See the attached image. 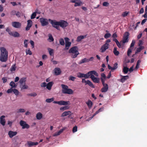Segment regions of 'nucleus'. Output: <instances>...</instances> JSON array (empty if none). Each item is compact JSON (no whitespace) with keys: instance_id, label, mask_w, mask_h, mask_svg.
I'll list each match as a JSON object with an SVG mask.
<instances>
[{"instance_id":"6ab92c4d","label":"nucleus","mask_w":147,"mask_h":147,"mask_svg":"<svg viewBox=\"0 0 147 147\" xmlns=\"http://www.w3.org/2000/svg\"><path fill=\"white\" fill-rule=\"evenodd\" d=\"M108 68L109 69H111V70H114L117 68V63H115L114 65V67H112L111 66L109 65H108Z\"/></svg>"},{"instance_id":"f3484780","label":"nucleus","mask_w":147,"mask_h":147,"mask_svg":"<svg viewBox=\"0 0 147 147\" xmlns=\"http://www.w3.org/2000/svg\"><path fill=\"white\" fill-rule=\"evenodd\" d=\"M70 104V102L69 101H65L63 100H61L59 101V105H69Z\"/></svg>"},{"instance_id":"bf43d9fd","label":"nucleus","mask_w":147,"mask_h":147,"mask_svg":"<svg viewBox=\"0 0 147 147\" xmlns=\"http://www.w3.org/2000/svg\"><path fill=\"white\" fill-rule=\"evenodd\" d=\"M30 43L32 46V47L34 48V43L33 41L32 40H30Z\"/></svg>"},{"instance_id":"e433bc0d","label":"nucleus","mask_w":147,"mask_h":147,"mask_svg":"<svg viewBox=\"0 0 147 147\" xmlns=\"http://www.w3.org/2000/svg\"><path fill=\"white\" fill-rule=\"evenodd\" d=\"M10 86L11 87V88H16V87L15 83L13 81H11L10 83Z\"/></svg>"},{"instance_id":"b1692460","label":"nucleus","mask_w":147,"mask_h":147,"mask_svg":"<svg viewBox=\"0 0 147 147\" xmlns=\"http://www.w3.org/2000/svg\"><path fill=\"white\" fill-rule=\"evenodd\" d=\"M53 84V82L48 83L47 85V88L49 90H51Z\"/></svg>"},{"instance_id":"338daca9","label":"nucleus","mask_w":147,"mask_h":147,"mask_svg":"<svg viewBox=\"0 0 147 147\" xmlns=\"http://www.w3.org/2000/svg\"><path fill=\"white\" fill-rule=\"evenodd\" d=\"M47 84L45 82L42 83L41 85V86L42 87H45L47 86Z\"/></svg>"},{"instance_id":"4c0bfd02","label":"nucleus","mask_w":147,"mask_h":147,"mask_svg":"<svg viewBox=\"0 0 147 147\" xmlns=\"http://www.w3.org/2000/svg\"><path fill=\"white\" fill-rule=\"evenodd\" d=\"M16 64H14L11 66L10 69V71L12 72L15 71L16 69Z\"/></svg>"},{"instance_id":"09e8293b","label":"nucleus","mask_w":147,"mask_h":147,"mask_svg":"<svg viewBox=\"0 0 147 147\" xmlns=\"http://www.w3.org/2000/svg\"><path fill=\"white\" fill-rule=\"evenodd\" d=\"M36 16V13L35 12H34L32 13L31 17V18L33 19Z\"/></svg>"},{"instance_id":"052dcab7","label":"nucleus","mask_w":147,"mask_h":147,"mask_svg":"<svg viewBox=\"0 0 147 147\" xmlns=\"http://www.w3.org/2000/svg\"><path fill=\"white\" fill-rule=\"evenodd\" d=\"M109 4V3L107 2H104L103 3V5L105 6H108Z\"/></svg>"},{"instance_id":"5fc2aeb1","label":"nucleus","mask_w":147,"mask_h":147,"mask_svg":"<svg viewBox=\"0 0 147 147\" xmlns=\"http://www.w3.org/2000/svg\"><path fill=\"white\" fill-rule=\"evenodd\" d=\"M76 78L75 77H73L72 76H70L69 77V79L70 80H71L73 81H74L76 79Z\"/></svg>"},{"instance_id":"20e7f679","label":"nucleus","mask_w":147,"mask_h":147,"mask_svg":"<svg viewBox=\"0 0 147 147\" xmlns=\"http://www.w3.org/2000/svg\"><path fill=\"white\" fill-rule=\"evenodd\" d=\"M78 47L76 46L74 47L71 48L69 51V53H71V57L73 58H76L79 54Z\"/></svg>"},{"instance_id":"473e14b6","label":"nucleus","mask_w":147,"mask_h":147,"mask_svg":"<svg viewBox=\"0 0 147 147\" xmlns=\"http://www.w3.org/2000/svg\"><path fill=\"white\" fill-rule=\"evenodd\" d=\"M129 71V68L127 67H124L123 70V72L125 74H127Z\"/></svg>"},{"instance_id":"1a4fd4ad","label":"nucleus","mask_w":147,"mask_h":147,"mask_svg":"<svg viewBox=\"0 0 147 147\" xmlns=\"http://www.w3.org/2000/svg\"><path fill=\"white\" fill-rule=\"evenodd\" d=\"M129 34L128 32H126L124 34L123 37L122 42L123 43L128 42V38L129 37Z\"/></svg>"},{"instance_id":"864d4df0","label":"nucleus","mask_w":147,"mask_h":147,"mask_svg":"<svg viewBox=\"0 0 147 147\" xmlns=\"http://www.w3.org/2000/svg\"><path fill=\"white\" fill-rule=\"evenodd\" d=\"M135 41L134 40H133L132 42L130 45V48L132 47H133L135 45Z\"/></svg>"},{"instance_id":"49530a36","label":"nucleus","mask_w":147,"mask_h":147,"mask_svg":"<svg viewBox=\"0 0 147 147\" xmlns=\"http://www.w3.org/2000/svg\"><path fill=\"white\" fill-rule=\"evenodd\" d=\"M13 92L16 96L18 95L19 94L18 91L16 89H13Z\"/></svg>"},{"instance_id":"680f3d73","label":"nucleus","mask_w":147,"mask_h":147,"mask_svg":"<svg viewBox=\"0 0 147 147\" xmlns=\"http://www.w3.org/2000/svg\"><path fill=\"white\" fill-rule=\"evenodd\" d=\"M16 11L15 10H13L11 11V15L13 16L16 14Z\"/></svg>"},{"instance_id":"13d9d810","label":"nucleus","mask_w":147,"mask_h":147,"mask_svg":"<svg viewBox=\"0 0 147 147\" xmlns=\"http://www.w3.org/2000/svg\"><path fill=\"white\" fill-rule=\"evenodd\" d=\"M28 95L31 96H35L37 95V94L35 93H33L29 94Z\"/></svg>"},{"instance_id":"e2e57ef3","label":"nucleus","mask_w":147,"mask_h":147,"mask_svg":"<svg viewBox=\"0 0 147 147\" xmlns=\"http://www.w3.org/2000/svg\"><path fill=\"white\" fill-rule=\"evenodd\" d=\"M143 44V41L142 40H140L139 41V42L138 43V45L140 47H141V45Z\"/></svg>"},{"instance_id":"603ef678","label":"nucleus","mask_w":147,"mask_h":147,"mask_svg":"<svg viewBox=\"0 0 147 147\" xmlns=\"http://www.w3.org/2000/svg\"><path fill=\"white\" fill-rule=\"evenodd\" d=\"M131 48H129L128 49L127 52V55L129 56L130 55L131 53Z\"/></svg>"},{"instance_id":"9d476101","label":"nucleus","mask_w":147,"mask_h":147,"mask_svg":"<svg viewBox=\"0 0 147 147\" xmlns=\"http://www.w3.org/2000/svg\"><path fill=\"white\" fill-rule=\"evenodd\" d=\"M109 44L105 43L103 45L100 49V51L101 52H104L107 49L109 48Z\"/></svg>"},{"instance_id":"a878e982","label":"nucleus","mask_w":147,"mask_h":147,"mask_svg":"<svg viewBox=\"0 0 147 147\" xmlns=\"http://www.w3.org/2000/svg\"><path fill=\"white\" fill-rule=\"evenodd\" d=\"M86 84H88L89 86L92 88H94V85L89 80H87V83L86 84Z\"/></svg>"},{"instance_id":"7ed1b4c3","label":"nucleus","mask_w":147,"mask_h":147,"mask_svg":"<svg viewBox=\"0 0 147 147\" xmlns=\"http://www.w3.org/2000/svg\"><path fill=\"white\" fill-rule=\"evenodd\" d=\"M92 73L94 74L96 77L98 76V74L95 71L92 70L89 71L86 74L79 73L77 74V77L79 78H88L90 77V75H91Z\"/></svg>"},{"instance_id":"39448f33","label":"nucleus","mask_w":147,"mask_h":147,"mask_svg":"<svg viewBox=\"0 0 147 147\" xmlns=\"http://www.w3.org/2000/svg\"><path fill=\"white\" fill-rule=\"evenodd\" d=\"M61 86L62 88V91L63 93L69 94H73V90L71 89L68 88L67 86L64 84H62Z\"/></svg>"},{"instance_id":"bb28decb","label":"nucleus","mask_w":147,"mask_h":147,"mask_svg":"<svg viewBox=\"0 0 147 147\" xmlns=\"http://www.w3.org/2000/svg\"><path fill=\"white\" fill-rule=\"evenodd\" d=\"M86 35L80 36L78 37L76 41L78 42H80L82 39L86 37Z\"/></svg>"},{"instance_id":"9b49d317","label":"nucleus","mask_w":147,"mask_h":147,"mask_svg":"<svg viewBox=\"0 0 147 147\" xmlns=\"http://www.w3.org/2000/svg\"><path fill=\"white\" fill-rule=\"evenodd\" d=\"M70 2L75 3L74 6L76 7L81 5L82 4L81 1L80 0H71Z\"/></svg>"},{"instance_id":"c03bdc74","label":"nucleus","mask_w":147,"mask_h":147,"mask_svg":"<svg viewBox=\"0 0 147 147\" xmlns=\"http://www.w3.org/2000/svg\"><path fill=\"white\" fill-rule=\"evenodd\" d=\"M26 55L29 54L30 55H31L32 54V52L30 49H26Z\"/></svg>"},{"instance_id":"5701e85b","label":"nucleus","mask_w":147,"mask_h":147,"mask_svg":"<svg viewBox=\"0 0 147 147\" xmlns=\"http://www.w3.org/2000/svg\"><path fill=\"white\" fill-rule=\"evenodd\" d=\"M55 74L56 75L60 74L61 73V71L59 68H56L54 69Z\"/></svg>"},{"instance_id":"a211bd4d","label":"nucleus","mask_w":147,"mask_h":147,"mask_svg":"<svg viewBox=\"0 0 147 147\" xmlns=\"http://www.w3.org/2000/svg\"><path fill=\"white\" fill-rule=\"evenodd\" d=\"M65 129V127H64L63 129H61L59 131L56 132H55L54 134H53V136H55L60 135Z\"/></svg>"},{"instance_id":"2f4dec72","label":"nucleus","mask_w":147,"mask_h":147,"mask_svg":"<svg viewBox=\"0 0 147 147\" xmlns=\"http://www.w3.org/2000/svg\"><path fill=\"white\" fill-rule=\"evenodd\" d=\"M71 44V42H68L65 43V48L67 50L68 49L69 47L70 46Z\"/></svg>"},{"instance_id":"f8f14e48","label":"nucleus","mask_w":147,"mask_h":147,"mask_svg":"<svg viewBox=\"0 0 147 147\" xmlns=\"http://www.w3.org/2000/svg\"><path fill=\"white\" fill-rule=\"evenodd\" d=\"M12 26L16 28H19L20 27L21 24L19 22H14L11 23Z\"/></svg>"},{"instance_id":"72a5a7b5","label":"nucleus","mask_w":147,"mask_h":147,"mask_svg":"<svg viewBox=\"0 0 147 147\" xmlns=\"http://www.w3.org/2000/svg\"><path fill=\"white\" fill-rule=\"evenodd\" d=\"M144 49V47L143 46H141L138 48L136 50V53L140 52L143 49Z\"/></svg>"},{"instance_id":"774afa93","label":"nucleus","mask_w":147,"mask_h":147,"mask_svg":"<svg viewBox=\"0 0 147 147\" xmlns=\"http://www.w3.org/2000/svg\"><path fill=\"white\" fill-rule=\"evenodd\" d=\"M116 44L117 45V46L119 48H120L121 47V45L119 41L118 42H117V43H116Z\"/></svg>"},{"instance_id":"3c124183","label":"nucleus","mask_w":147,"mask_h":147,"mask_svg":"<svg viewBox=\"0 0 147 147\" xmlns=\"http://www.w3.org/2000/svg\"><path fill=\"white\" fill-rule=\"evenodd\" d=\"M28 40H25L24 41V47L26 48H27L28 47Z\"/></svg>"},{"instance_id":"0eeeda50","label":"nucleus","mask_w":147,"mask_h":147,"mask_svg":"<svg viewBox=\"0 0 147 147\" xmlns=\"http://www.w3.org/2000/svg\"><path fill=\"white\" fill-rule=\"evenodd\" d=\"M40 20L41 25L42 26H47L49 24L48 20L47 19L43 18H40Z\"/></svg>"},{"instance_id":"4be33fe9","label":"nucleus","mask_w":147,"mask_h":147,"mask_svg":"<svg viewBox=\"0 0 147 147\" xmlns=\"http://www.w3.org/2000/svg\"><path fill=\"white\" fill-rule=\"evenodd\" d=\"M38 143L37 142H34L31 141H29L28 142V145L29 146H32L34 145H37L38 144Z\"/></svg>"},{"instance_id":"423d86ee","label":"nucleus","mask_w":147,"mask_h":147,"mask_svg":"<svg viewBox=\"0 0 147 147\" xmlns=\"http://www.w3.org/2000/svg\"><path fill=\"white\" fill-rule=\"evenodd\" d=\"M94 75V74L92 73L91 75H90V78L95 83H99L100 81V79L98 77H96Z\"/></svg>"},{"instance_id":"aec40b11","label":"nucleus","mask_w":147,"mask_h":147,"mask_svg":"<svg viewBox=\"0 0 147 147\" xmlns=\"http://www.w3.org/2000/svg\"><path fill=\"white\" fill-rule=\"evenodd\" d=\"M10 35L15 37H18L20 36V34L19 33L16 32H11L10 33Z\"/></svg>"},{"instance_id":"393cba45","label":"nucleus","mask_w":147,"mask_h":147,"mask_svg":"<svg viewBox=\"0 0 147 147\" xmlns=\"http://www.w3.org/2000/svg\"><path fill=\"white\" fill-rule=\"evenodd\" d=\"M26 81V78H21L19 81L20 85L25 84Z\"/></svg>"},{"instance_id":"de8ad7c7","label":"nucleus","mask_w":147,"mask_h":147,"mask_svg":"<svg viewBox=\"0 0 147 147\" xmlns=\"http://www.w3.org/2000/svg\"><path fill=\"white\" fill-rule=\"evenodd\" d=\"M111 36V34L110 33H107L105 34L104 36V37L105 38L107 39L110 37Z\"/></svg>"},{"instance_id":"dca6fc26","label":"nucleus","mask_w":147,"mask_h":147,"mask_svg":"<svg viewBox=\"0 0 147 147\" xmlns=\"http://www.w3.org/2000/svg\"><path fill=\"white\" fill-rule=\"evenodd\" d=\"M72 113L70 111H65L61 115L62 117H65L68 115L70 116L72 115Z\"/></svg>"},{"instance_id":"58836bf2","label":"nucleus","mask_w":147,"mask_h":147,"mask_svg":"<svg viewBox=\"0 0 147 147\" xmlns=\"http://www.w3.org/2000/svg\"><path fill=\"white\" fill-rule=\"evenodd\" d=\"M48 50L49 51V54L50 55H53L54 50L50 48H48Z\"/></svg>"},{"instance_id":"79ce46f5","label":"nucleus","mask_w":147,"mask_h":147,"mask_svg":"<svg viewBox=\"0 0 147 147\" xmlns=\"http://www.w3.org/2000/svg\"><path fill=\"white\" fill-rule=\"evenodd\" d=\"M69 108V107L68 106H64L61 107L60 108V110L61 111H64L68 109Z\"/></svg>"},{"instance_id":"a19ab883","label":"nucleus","mask_w":147,"mask_h":147,"mask_svg":"<svg viewBox=\"0 0 147 147\" xmlns=\"http://www.w3.org/2000/svg\"><path fill=\"white\" fill-rule=\"evenodd\" d=\"M25 110L23 109H20L16 110V112L17 113H23L25 112Z\"/></svg>"},{"instance_id":"7c9ffc66","label":"nucleus","mask_w":147,"mask_h":147,"mask_svg":"<svg viewBox=\"0 0 147 147\" xmlns=\"http://www.w3.org/2000/svg\"><path fill=\"white\" fill-rule=\"evenodd\" d=\"M88 62V59H86V58H84L82 60H81L79 62V64H81L84 63Z\"/></svg>"},{"instance_id":"c85d7f7f","label":"nucleus","mask_w":147,"mask_h":147,"mask_svg":"<svg viewBox=\"0 0 147 147\" xmlns=\"http://www.w3.org/2000/svg\"><path fill=\"white\" fill-rule=\"evenodd\" d=\"M113 52L114 54L116 56L118 55L119 54V51L117 50V48L115 47H114V48Z\"/></svg>"},{"instance_id":"2eb2a0df","label":"nucleus","mask_w":147,"mask_h":147,"mask_svg":"<svg viewBox=\"0 0 147 147\" xmlns=\"http://www.w3.org/2000/svg\"><path fill=\"white\" fill-rule=\"evenodd\" d=\"M103 87L101 89V91L102 92H106L108 89V86L107 84L103 85Z\"/></svg>"},{"instance_id":"f257e3e1","label":"nucleus","mask_w":147,"mask_h":147,"mask_svg":"<svg viewBox=\"0 0 147 147\" xmlns=\"http://www.w3.org/2000/svg\"><path fill=\"white\" fill-rule=\"evenodd\" d=\"M49 20L52 26L58 30H60L59 26L63 28H65L68 26V24L66 21L63 20H61L57 22L55 20H52L50 19H49Z\"/></svg>"},{"instance_id":"f03ea898","label":"nucleus","mask_w":147,"mask_h":147,"mask_svg":"<svg viewBox=\"0 0 147 147\" xmlns=\"http://www.w3.org/2000/svg\"><path fill=\"white\" fill-rule=\"evenodd\" d=\"M0 50L1 52L0 60L1 62H6L7 60L8 52L4 47H1Z\"/></svg>"},{"instance_id":"0e129e2a","label":"nucleus","mask_w":147,"mask_h":147,"mask_svg":"<svg viewBox=\"0 0 147 147\" xmlns=\"http://www.w3.org/2000/svg\"><path fill=\"white\" fill-rule=\"evenodd\" d=\"M105 79L103 78H101V81L102 82V85L107 84H106L105 83Z\"/></svg>"},{"instance_id":"69168bd1","label":"nucleus","mask_w":147,"mask_h":147,"mask_svg":"<svg viewBox=\"0 0 147 147\" xmlns=\"http://www.w3.org/2000/svg\"><path fill=\"white\" fill-rule=\"evenodd\" d=\"M101 76L102 77L101 78H103L104 79H105L106 78V76L105 74H104L102 73L101 74Z\"/></svg>"},{"instance_id":"4d7b16f0","label":"nucleus","mask_w":147,"mask_h":147,"mask_svg":"<svg viewBox=\"0 0 147 147\" xmlns=\"http://www.w3.org/2000/svg\"><path fill=\"white\" fill-rule=\"evenodd\" d=\"M5 120H0V123L3 125H5Z\"/></svg>"},{"instance_id":"4468645a","label":"nucleus","mask_w":147,"mask_h":147,"mask_svg":"<svg viewBox=\"0 0 147 147\" xmlns=\"http://www.w3.org/2000/svg\"><path fill=\"white\" fill-rule=\"evenodd\" d=\"M17 134V132L13 131H9L8 132V135L10 138H11L14 136L16 135Z\"/></svg>"},{"instance_id":"6e6552de","label":"nucleus","mask_w":147,"mask_h":147,"mask_svg":"<svg viewBox=\"0 0 147 147\" xmlns=\"http://www.w3.org/2000/svg\"><path fill=\"white\" fill-rule=\"evenodd\" d=\"M20 124L21 126H22V128L23 129L25 128L28 129L30 127L29 125L27 124L25 121L22 120L20 121Z\"/></svg>"},{"instance_id":"f704fd0d","label":"nucleus","mask_w":147,"mask_h":147,"mask_svg":"<svg viewBox=\"0 0 147 147\" xmlns=\"http://www.w3.org/2000/svg\"><path fill=\"white\" fill-rule=\"evenodd\" d=\"M129 12L128 11H125L122 13L121 16L123 17H125L127 16Z\"/></svg>"},{"instance_id":"cd10ccee","label":"nucleus","mask_w":147,"mask_h":147,"mask_svg":"<svg viewBox=\"0 0 147 147\" xmlns=\"http://www.w3.org/2000/svg\"><path fill=\"white\" fill-rule=\"evenodd\" d=\"M42 117V114L41 113H38L36 115V117L37 119H40Z\"/></svg>"},{"instance_id":"37998d69","label":"nucleus","mask_w":147,"mask_h":147,"mask_svg":"<svg viewBox=\"0 0 147 147\" xmlns=\"http://www.w3.org/2000/svg\"><path fill=\"white\" fill-rule=\"evenodd\" d=\"M59 43L60 44L62 45L63 46L65 45V42L63 38H61L59 40Z\"/></svg>"},{"instance_id":"8fccbe9b","label":"nucleus","mask_w":147,"mask_h":147,"mask_svg":"<svg viewBox=\"0 0 147 147\" xmlns=\"http://www.w3.org/2000/svg\"><path fill=\"white\" fill-rule=\"evenodd\" d=\"M77 131V127L76 126H75L73 128L72 132L73 133H75Z\"/></svg>"},{"instance_id":"ea45409f","label":"nucleus","mask_w":147,"mask_h":147,"mask_svg":"<svg viewBox=\"0 0 147 147\" xmlns=\"http://www.w3.org/2000/svg\"><path fill=\"white\" fill-rule=\"evenodd\" d=\"M49 38L48 39V40H49L50 42H51L54 40V39L53 38L52 35L51 34H49Z\"/></svg>"},{"instance_id":"6e6d98bb","label":"nucleus","mask_w":147,"mask_h":147,"mask_svg":"<svg viewBox=\"0 0 147 147\" xmlns=\"http://www.w3.org/2000/svg\"><path fill=\"white\" fill-rule=\"evenodd\" d=\"M13 89L12 88H11L10 89H8L7 91V92L8 93H10L13 92Z\"/></svg>"},{"instance_id":"412c9836","label":"nucleus","mask_w":147,"mask_h":147,"mask_svg":"<svg viewBox=\"0 0 147 147\" xmlns=\"http://www.w3.org/2000/svg\"><path fill=\"white\" fill-rule=\"evenodd\" d=\"M121 76L122 77L120 80L121 82L122 83L124 82L126 80L128 79L129 78V76H122L121 75Z\"/></svg>"},{"instance_id":"c756f323","label":"nucleus","mask_w":147,"mask_h":147,"mask_svg":"<svg viewBox=\"0 0 147 147\" xmlns=\"http://www.w3.org/2000/svg\"><path fill=\"white\" fill-rule=\"evenodd\" d=\"M86 103L89 108H90L92 106V102L90 100H88V102H86Z\"/></svg>"},{"instance_id":"ddd939ff","label":"nucleus","mask_w":147,"mask_h":147,"mask_svg":"<svg viewBox=\"0 0 147 147\" xmlns=\"http://www.w3.org/2000/svg\"><path fill=\"white\" fill-rule=\"evenodd\" d=\"M27 22V25L26 28V30L27 31L29 30L32 25V21L31 20H28Z\"/></svg>"},{"instance_id":"a18cd8bd","label":"nucleus","mask_w":147,"mask_h":147,"mask_svg":"<svg viewBox=\"0 0 147 147\" xmlns=\"http://www.w3.org/2000/svg\"><path fill=\"white\" fill-rule=\"evenodd\" d=\"M53 100L54 98H48L46 100V101L47 102L50 103L53 101Z\"/></svg>"},{"instance_id":"c9c22d12","label":"nucleus","mask_w":147,"mask_h":147,"mask_svg":"<svg viewBox=\"0 0 147 147\" xmlns=\"http://www.w3.org/2000/svg\"><path fill=\"white\" fill-rule=\"evenodd\" d=\"M20 87L22 89H27L28 88V86L25 84L20 85Z\"/></svg>"}]
</instances>
